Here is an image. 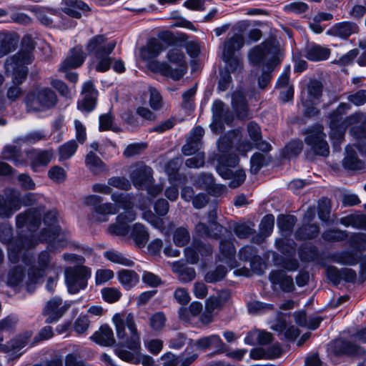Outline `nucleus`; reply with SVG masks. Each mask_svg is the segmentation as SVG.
<instances>
[{"label": "nucleus", "mask_w": 366, "mask_h": 366, "mask_svg": "<svg viewBox=\"0 0 366 366\" xmlns=\"http://www.w3.org/2000/svg\"><path fill=\"white\" fill-rule=\"evenodd\" d=\"M217 147L221 153L218 157L217 171L226 179H230L229 187L237 188L245 180L246 174L243 169L234 171L239 163V157L233 151V141L230 135H224L219 139Z\"/></svg>", "instance_id": "1"}, {"label": "nucleus", "mask_w": 366, "mask_h": 366, "mask_svg": "<svg viewBox=\"0 0 366 366\" xmlns=\"http://www.w3.org/2000/svg\"><path fill=\"white\" fill-rule=\"evenodd\" d=\"M277 51L276 41L267 39L254 47L249 53V60L254 65L259 64L266 60L269 56H272L265 65L266 70L264 69L262 74L258 78V85L261 89H264L269 84L272 79V72L274 66L279 64L275 56Z\"/></svg>", "instance_id": "2"}, {"label": "nucleus", "mask_w": 366, "mask_h": 366, "mask_svg": "<svg viewBox=\"0 0 366 366\" xmlns=\"http://www.w3.org/2000/svg\"><path fill=\"white\" fill-rule=\"evenodd\" d=\"M112 321L116 333L122 344L133 351L140 348V333L137 330L134 316L132 313H116Z\"/></svg>", "instance_id": "3"}, {"label": "nucleus", "mask_w": 366, "mask_h": 366, "mask_svg": "<svg viewBox=\"0 0 366 366\" xmlns=\"http://www.w3.org/2000/svg\"><path fill=\"white\" fill-rule=\"evenodd\" d=\"M167 59L169 63L174 64L176 67L173 68L165 61H156L151 64L152 70L174 81L179 80L187 71V64L184 52L177 47L170 49L167 54Z\"/></svg>", "instance_id": "4"}, {"label": "nucleus", "mask_w": 366, "mask_h": 366, "mask_svg": "<svg viewBox=\"0 0 366 366\" xmlns=\"http://www.w3.org/2000/svg\"><path fill=\"white\" fill-rule=\"evenodd\" d=\"M116 46V41L107 42L104 35H97L92 37L86 44V51L89 54L93 55L98 61L95 69L98 72H104L109 69L112 58L109 55Z\"/></svg>", "instance_id": "5"}, {"label": "nucleus", "mask_w": 366, "mask_h": 366, "mask_svg": "<svg viewBox=\"0 0 366 366\" xmlns=\"http://www.w3.org/2000/svg\"><path fill=\"white\" fill-rule=\"evenodd\" d=\"M58 102L56 93L49 87H38L27 94L25 104L29 112H44Z\"/></svg>", "instance_id": "6"}, {"label": "nucleus", "mask_w": 366, "mask_h": 366, "mask_svg": "<svg viewBox=\"0 0 366 366\" xmlns=\"http://www.w3.org/2000/svg\"><path fill=\"white\" fill-rule=\"evenodd\" d=\"M305 134V142L310 148V150L307 152V159H312L314 155L323 157L329 156L330 147L322 126L308 129Z\"/></svg>", "instance_id": "7"}, {"label": "nucleus", "mask_w": 366, "mask_h": 366, "mask_svg": "<svg viewBox=\"0 0 366 366\" xmlns=\"http://www.w3.org/2000/svg\"><path fill=\"white\" fill-rule=\"evenodd\" d=\"M64 273L68 292L70 294H76L87 287L92 270L88 267L76 265L66 268Z\"/></svg>", "instance_id": "8"}, {"label": "nucleus", "mask_w": 366, "mask_h": 366, "mask_svg": "<svg viewBox=\"0 0 366 366\" xmlns=\"http://www.w3.org/2000/svg\"><path fill=\"white\" fill-rule=\"evenodd\" d=\"M37 244L33 234L19 237L9 247L8 257L12 263H16L21 257L22 261L27 265L31 264L29 258L28 250L32 249Z\"/></svg>", "instance_id": "9"}, {"label": "nucleus", "mask_w": 366, "mask_h": 366, "mask_svg": "<svg viewBox=\"0 0 366 366\" xmlns=\"http://www.w3.org/2000/svg\"><path fill=\"white\" fill-rule=\"evenodd\" d=\"M71 307L59 297H54L47 301L42 309L41 315L46 317L45 323L52 324L58 322Z\"/></svg>", "instance_id": "10"}, {"label": "nucleus", "mask_w": 366, "mask_h": 366, "mask_svg": "<svg viewBox=\"0 0 366 366\" xmlns=\"http://www.w3.org/2000/svg\"><path fill=\"white\" fill-rule=\"evenodd\" d=\"M20 208V192L14 189L7 188L0 194V218H10L15 211Z\"/></svg>", "instance_id": "11"}, {"label": "nucleus", "mask_w": 366, "mask_h": 366, "mask_svg": "<svg viewBox=\"0 0 366 366\" xmlns=\"http://www.w3.org/2000/svg\"><path fill=\"white\" fill-rule=\"evenodd\" d=\"M43 222L46 227L41 231L39 241L51 242L55 239L61 232L57 211L54 209L45 212L43 217Z\"/></svg>", "instance_id": "12"}, {"label": "nucleus", "mask_w": 366, "mask_h": 366, "mask_svg": "<svg viewBox=\"0 0 366 366\" xmlns=\"http://www.w3.org/2000/svg\"><path fill=\"white\" fill-rule=\"evenodd\" d=\"M35 48V44L30 36H26L23 38L21 41V50L7 58L6 60V65L8 69H14L17 64H31L32 61L33 54L32 52Z\"/></svg>", "instance_id": "13"}, {"label": "nucleus", "mask_w": 366, "mask_h": 366, "mask_svg": "<svg viewBox=\"0 0 366 366\" xmlns=\"http://www.w3.org/2000/svg\"><path fill=\"white\" fill-rule=\"evenodd\" d=\"M130 179L136 188L144 189L154 182L153 170L144 162H137L132 167Z\"/></svg>", "instance_id": "14"}, {"label": "nucleus", "mask_w": 366, "mask_h": 366, "mask_svg": "<svg viewBox=\"0 0 366 366\" xmlns=\"http://www.w3.org/2000/svg\"><path fill=\"white\" fill-rule=\"evenodd\" d=\"M42 207L30 208L16 217L17 227L26 226L31 232L36 231L41 224Z\"/></svg>", "instance_id": "15"}, {"label": "nucleus", "mask_w": 366, "mask_h": 366, "mask_svg": "<svg viewBox=\"0 0 366 366\" xmlns=\"http://www.w3.org/2000/svg\"><path fill=\"white\" fill-rule=\"evenodd\" d=\"M333 352L336 356L352 357H366V350L357 344L345 340H336L333 345Z\"/></svg>", "instance_id": "16"}, {"label": "nucleus", "mask_w": 366, "mask_h": 366, "mask_svg": "<svg viewBox=\"0 0 366 366\" xmlns=\"http://www.w3.org/2000/svg\"><path fill=\"white\" fill-rule=\"evenodd\" d=\"M81 93L84 97L78 102L77 108L81 112H90L96 107L98 92L94 84L89 81L84 84Z\"/></svg>", "instance_id": "17"}, {"label": "nucleus", "mask_w": 366, "mask_h": 366, "mask_svg": "<svg viewBox=\"0 0 366 366\" xmlns=\"http://www.w3.org/2000/svg\"><path fill=\"white\" fill-rule=\"evenodd\" d=\"M30 161V166L34 172H37L39 167H46L53 157L51 150L29 149L26 152Z\"/></svg>", "instance_id": "18"}, {"label": "nucleus", "mask_w": 366, "mask_h": 366, "mask_svg": "<svg viewBox=\"0 0 366 366\" xmlns=\"http://www.w3.org/2000/svg\"><path fill=\"white\" fill-rule=\"evenodd\" d=\"M86 57V53L81 46H76L70 50L69 55L60 65V71H66L68 69L81 66Z\"/></svg>", "instance_id": "19"}, {"label": "nucleus", "mask_w": 366, "mask_h": 366, "mask_svg": "<svg viewBox=\"0 0 366 366\" xmlns=\"http://www.w3.org/2000/svg\"><path fill=\"white\" fill-rule=\"evenodd\" d=\"M21 144H7L1 153V158L13 162L16 167H24L28 164L27 159L22 156Z\"/></svg>", "instance_id": "20"}, {"label": "nucleus", "mask_w": 366, "mask_h": 366, "mask_svg": "<svg viewBox=\"0 0 366 366\" xmlns=\"http://www.w3.org/2000/svg\"><path fill=\"white\" fill-rule=\"evenodd\" d=\"M358 29L357 24L355 22L342 21L333 25L327 31V34L346 39L352 34L357 33Z\"/></svg>", "instance_id": "21"}, {"label": "nucleus", "mask_w": 366, "mask_h": 366, "mask_svg": "<svg viewBox=\"0 0 366 366\" xmlns=\"http://www.w3.org/2000/svg\"><path fill=\"white\" fill-rule=\"evenodd\" d=\"M194 345L197 349L202 350H206L212 347L216 348L218 352H224L227 350L226 345L217 335H212L199 338L195 342Z\"/></svg>", "instance_id": "22"}, {"label": "nucleus", "mask_w": 366, "mask_h": 366, "mask_svg": "<svg viewBox=\"0 0 366 366\" xmlns=\"http://www.w3.org/2000/svg\"><path fill=\"white\" fill-rule=\"evenodd\" d=\"M269 279L273 285H279L282 291L290 292L295 290V285L292 277L288 276L282 270L272 271Z\"/></svg>", "instance_id": "23"}, {"label": "nucleus", "mask_w": 366, "mask_h": 366, "mask_svg": "<svg viewBox=\"0 0 366 366\" xmlns=\"http://www.w3.org/2000/svg\"><path fill=\"white\" fill-rule=\"evenodd\" d=\"M224 231L226 232L227 229L219 224H214V226L210 225L209 227L206 224L199 222L195 226L196 234L201 237L218 239Z\"/></svg>", "instance_id": "24"}, {"label": "nucleus", "mask_w": 366, "mask_h": 366, "mask_svg": "<svg viewBox=\"0 0 366 366\" xmlns=\"http://www.w3.org/2000/svg\"><path fill=\"white\" fill-rule=\"evenodd\" d=\"M232 104L239 119L248 117V104L244 93L236 91L232 95Z\"/></svg>", "instance_id": "25"}, {"label": "nucleus", "mask_w": 366, "mask_h": 366, "mask_svg": "<svg viewBox=\"0 0 366 366\" xmlns=\"http://www.w3.org/2000/svg\"><path fill=\"white\" fill-rule=\"evenodd\" d=\"M91 338L103 346H112L116 342L113 330L108 325H102Z\"/></svg>", "instance_id": "26"}, {"label": "nucleus", "mask_w": 366, "mask_h": 366, "mask_svg": "<svg viewBox=\"0 0 366 366\" xmlns=\"http://www.w3.org/2000/svg\"><path fill=\"white\" fill-rule=\"evenodd\" d=\"M273 337L272 333L266 331L254 330L248 332L244 338V342L249 345H266L272 342Z\"/></svg>", "instance_id": "27"}, {"label": "nucleus", "mask_w": 366, "mask_h": 366, "mask_svg": "<svg viewBox=\"0 0 366 366\" xmlns=\"http://www.w3.org/2000/svg\"><path fill=\"white\" fill-rule=\"evenodd\" d=\"M320 234V227L317 224H303L295 232V237L297 240L313 239Z\"/></svg>", "instance_id": "28"}, {"label": "nucleus", "mask_w": 366, "mask_h": 366, "mask_svg": "<svg viewBox=\"0 0 366 366\" xmlns=\"http://www.w3.org/2000/svg\"><path fill=\"white\" fill-rule=\"evenodd\" d=\"M330 54L329 49L322 47L317 44L308 45L305 48V56L307 59L313 61L327 59Z\"/></svg>", "instance_id": "29"}, {"label": "nucleus", "mask_w": 366, "mask_h": 366, "mask_svg": "<svg viewBox=\"0 0 366 366\" xmlns=\"http://www.w3.org/2000/svg\"><path fill=\"white\" fill-rule=\"evenodd\" d=\"M244 44L242 35L235 34L231 38L227 39L224 44L222 56H230L235 55V52L239 50Z\"/></svg>", "instance_id": "30"}, {"label": "nucleus", "mask_w": 366, "mask_h": 366, "mask_svg": "<svg viewBox=\"0 0 366 366\" xmlns=\"http://www.w3.org/2000/svg\"><path fill=\"white\" fill-rule=\"evenodd\" d=\"M65 5L64 11L70 16L76 19L81 17V14L79 11H89V6L81 0H66Z\"/></svg>", "instance_id": "31"}, {"label": "nucleus", "mask_w": 366, "mask_h": 366, "mask_svg": "<svg viewBox=\"0 0 366 366\" xmlns=\"http://www.w3.org/2000/svg\"><path fill=\"white\" fill-rule=\"evenodd\" d=\"M344 168L350 170H362L365 169V162L360 160L357 153L350 147L346 148V156L343 159Z\"/></svg>", "instance_id": "32"}, {"label": "nucleus", "mask_w": 366, "mask_h": 366, "mask_svg": "<svg viewBox=\"0 0 366 366\" xmlns=\"http://www.w3.org/2000/svg\"><path fill=\"white\" fill-rule=\"evenodd\" d=\"M130 237L134 240L135 244L139 248H142L146 245L149 239V233L144 225L140 223H136L132 227Z\"/></svg>", "instance_id": "33"}, {"label": "nucleus", "mask_w": 366, "mask_h": 366, "mask_svg": "<svg viewBox=\"0 0 366 366\" xmlns=\"http://www.w3.org/2000/svg\"><path fill=\"white\" fill-rule=\"evenodd\" d=\"M351 132L357 139L356 147L359 152L366 157V122L352 127Z\"/></svg>", "instance_id": "34"}, {"label": "nucleus", "mask_w": 366, "mask_h": 366, "mask_svg": "<svg viewBox=\"0 0 366 366\" xmlns=\"http://www.w3.org/2000/svg\"><path fill=\"white\" fill-rule=\"evenodd\" d=\"M172 269L174 272L178 274L179 280L182 282H191L196 277V272L194 268L189 267L179 262H176L173 264Z\"/></svg>", "instance_id": "35"}, {"label": "nucleus", "mask_w": 366, "mask_h": 366, "mask_svg": "<svg viewBox=\"0 0 366 366\" xmlns=\"http://www.w3.org/2000/svg\"><path fill=\"white\" fill-rule=\"evenodd\" d=\"M297 222V219L295 215L280 214L277 217V226L285 236H290L292 234Z\"/></svg>", "instance_id": "36"}, {"label": "nucleus", "mask_w": 366, "mask_h": 366, "mask_svg": "<svg viewBox=\"0 0 366 366\" xmlns=\"http://www.w3.org/2000/svg\"><path fill=\"white\" fill-rule=\"evenodd\" d=\"M166 49L167 45H164L162 41L156 38H152L149 40L145 49L144 57L147 59L156 58Z\"/></svg>", "instance_id": "37"}, {"label": "nucleus", "mask_w": 366, "mask_h": 366, "mask_svg": "<svg viewBox=\"0 0 366 366\" xmlns=\"http://www.w3.org/2000/svg\"><path fill=\"white\" fill-rule=\"evenodd\" d=\"M323 84L317 79H310L307 85L309 100L320 103L322 97Z\"/></svg>", "instance_id": "38"}, {"label": "nucleus", "mask_w": 366, "mask_h": 366, "mask_svg": "<svg viewBox=\"0 0 366 366\" xmlns=\"http://www.w3.org/2000/svg\"><path fill=\"white\" fill-rule=\"evenodd\" d=\"M85 164L89 171L94 174L103 172L105 169L103 161L93 152H89L86 154Z\"/></svg>", "instance_id": "39"}, {"label": "nucleus", "mask_w": 366, "mask_h": 366, "mask_svg": "<svg viewBox=\"0 0 366 366\" xmlns=\"http://www.w3.org/2000/svg\"><path fill=\"white\" fill-rule=\"evenodd\" d=\"M119 280L126 290H129L139 282V275L133 270L122 269L118 273Z\"/></svg>", "instance_id": "40"}, {"label": "nucleus", "mask_w": 366, "mask_h": 366, "mask_svg": "<svg viewBox=\"0 0 366 366\" xmlns=\"http://www.w3.org/2000/svg\"><path fill=\"white\" fill-rule=\"evenodd\" d=\"M16 46V41L8 34L0 33V58L6 55Z\"/></svg>", "instance_id": "41"}, {"label": "nucleus", "mask_w": 366, "mask_h": 366, "mask_svg": "<svg viewBox=\"0 0 366 366\" xmlns=\"http://www.w3.org/2000/svg\"><path fill=\"white\" fill-rule=\"evenodd\" d=\"M25 277L24 269L21 266H15L8 273L7 285L15 287L19 286Z\"/></svg>", "instance_id": "42"}, {"label": "nucleus", "mask_w": 366, "mask_h": 366, "mask_svg": "<svg viewBox=\"0 0 366 366\" xmlns=\"http://www.w3.org/2000/svg\"><path fill=\"white\" fill-rule=\"evenodd\" d=\"M350 109L347 103H340L337 108L330 114V127H341L342 123V114Z\"/></svg>", "instance_id": "43"}, {"label": "nucleus", "mask_w": 366, "mask_h": 366, "mask_svg": "<svg viewBox=\"0 0 366 366\" xmlns=\"http://www.w3.org/2000/svg\"><path fill=\"white\" fill-rule=\"evenodd\" d=\"M222 60L227 64L224 69L229 71V73L240 72L243 69L242 59L237 55L230 56H222Z\"/></svg>", "instance_id": "44"}, {"label": "nucleus", "mask_w": 366, "mask_h": 366, "mask_svg": "<svg viewBox=\"0 0 366 366\" xmlns=\"http://www.w3.org/2000/svg\"><path fill=\"white\" fill-rule=\"evenodd\" d=\"M77 148L78 144L74 139L64 143L59 148V159L65 160L71 158L75 154Z\"/></svg>", "instance_id": "45"}, {"label": "nucleus", "mask_w": 366, "mask_h": 366, "mask_svg": "<svg viewBox=\"0 0 366 366\" xmlns=\"http://www.w3.org/2000/svg\"><path fill=\"white\" fill-rule=\"evenodd\" d=\"M46 137L45 134L42 131H34L26 134L24 136L16 138L14 140V144H34Z\"/></svg>", "instance_id": "46"}, {"label": "nucleus", "mask_w": 366, "mask_h": 366, "mask_svg": "<svg viewBox=\"0 0 366 366\" xmlns=\"http://www.w3.org/2000/svg\"><path fill=\"white\" fill-rule=\"evenodd\" d=\"M104 256L114 263L120 264L127 267H132L134 264V262L132 260L127 259L122 253L117 251H107L104 253Z\"/></svg>", "instance_id": "47"}, {"label": "nucleus", "mask_w": 366, "mask_h": 366, "mask_svg": "<svg viewBox=\"0 0 366 366\" xmlns=\"http://www.w3.org/2000/svg\"><path fill=\"white\" fill-rule=\"evenodd\" d=\"M331 212L330 200L327 197H322L319 200L317 204V214L319 218L325 222L329 221Z\"/></svg>", "instance_id": "48"}, {"label": "nucleus", "mask_w": 366, "mask_h": 366, "mask_svg": "<svg viewBox=\"0 0 366 366\" xmlns=\"http://www.w3.org/2000/svg\"><path fill=\"white\" fill-rule=\"evenodd\" d=\"M300 256L303 261H314L318 257V249L316 246L312 244H304L300 247Z\"/></svg>", "instance_id": "49"}, {"label": "nucleus", "mask_w": 366, "mask_h": 366, "mask_svg": "<svg viewBox=\"0 0 366 366\" xmlns=\"http://www.w3.org/2000/svg\"><path fill=\"white\" fill-rule=\"evenodd\" d=\"M227 273V269L223 265H218L214 270L207 272L205 275V281L209 283H214L224 279Z\"/></svg>", "instance_id": "50"}, {"label": "nucleus", "mask_w": 366, "mask_h": 366, "mask_svg": "<svg viewBox=\"0 0 366 366\" xmlns=\"http://www.w3.org/2000/svg\"><path fill=\"white\" fill-rule=\"evenodd\" d=\"M26 64H17L14 69H8L5 64L6 71H12L14 74V84H21L26 78L27 68L24 66Z\"/></svg>", "instance_id": "51"}, {"label": "nucleus", "mask_w": 366, "mask_h": 366, "mask_svg": "<svg viewBox=\"0 0 366 366\" xmlns=\"http://www.w3.org/2000/svg\"><path fill=\"white\" fill-rule=\"evenodd\" d=\"M348 234L346 231L340 229H328L322 234V237L327 242H340L347 238Z\"/></svg>", "instance_id": "52"}, {"label": "nucleus", "mask_w": 366, "mask_h": 366, "mask_svg": "<svg viewBox=\"0 0 366 366\" xmlns=\"http://www.w3.org/2000/svg\"><path fill=\"white\" fill-rule=\"evenodd\" d=\"M340 223L346 227L353 226L359 228H366V216H347L340 219Z\"/></svg>", "instance_id": "53"}, {"label": "nucleus", "mask_w": 366, "mask_h": 366, "mask_svg": "<svg viewBox=\"0 0 366 366\" xmlns=\"http://www.w3.org/2000/svg\"><path fill=\"white\" fill-rule=\"evenodd\" d=\"M173 240L178 247L185 246L190 240L189 231L182 227L177 228L174 232Z\"/></svg>", "instance_id": "54"}, {"label": "nucleus", "mask_w": 366, "mask_h": 366, "mask_svg": "<svg viewBox=\"0 0 366 366\" xmlns=\"http://www.w3.org/2000/svg\"><path fill=\"white\" fill-rule=\"evenodd\" d=\"M303 149V143L300 139L292 140L286 145L284 149L285 155L287 158L297 157Z\"/></svg>", "instance_id": "55"}, {"label": "nucleus", "mask_w": 366, "mask_h": 366, "mask_svg": "<svg viewBox=\"0 0 366 366\" xmlns=\"http://www.w3.org/2000/svg\"><path fill=\"white\" fill-rule=\"evenodd\" d=\"M219 252L221 254L229 261L234 259L236 254L233 243L227 239H221L219 242Z\"/></svg>", "instance_id": "56"}, {"label": "nucleus", "mask_w": 366, "mask_h": 366, "mask_svg": "<svg viewBox=\"0 0 366 366\" xmlns=\"http://www.w3.org/2000/svg\"><path fill=\"white\" fill-rule=\"evenodd\" d=\"M309 9V6L302 1H294L290 4L285 5L283 11L287 14H302L307 12Z\"/></svg>", "instance_id": "57"}, {"label": "nucleus", "mask_w": 366, "mask_h": 366, "mask_svg": "<svg viewBox=\"0 0 366 366\" xmlns=\"http://www.w3.org/2000/svg\"><path fill=\"white\" fill-rule=\"evenodd\" d=\"M167 318L162 312L154 313L149 318V325L155 331L162 330L165 326Z\"/></svg>", "instance_id": "58"}, {"label": "nucleus", "mask_w": 366, "mask_h": 366, "mask_svg": "<svg viewBox=\"0 0 366 366\" xmlns=\"http://www.w3.org/2000/svg\"><path fill=\"white\" fill-rule=\"evenodd\" d=\"M214 182V178L213 175L209 173H202L194 179V182L197 186L207 191L211 188V186L213 184Z\"/></svg>", "instance_id": "59"}, {"label": "nucleus", "mask_w": 366, "mask_h": 366, "mask_svg": "<svg viewBox=\"0 0 366 366\" xmlns=\"http://www.w3.org/2000/svg\"><path fill=\"white\" fill-rule=\"evenodd\" d=\"M212 113L213 117L217 122L224 121L228 124V121L226 119L227 112L224 109V104L220 100H215L212 105Z\"/></svg>", "instance_id": "60"}, {"label": "nucleus", "mask_w": 366, "mask_h": 366, "mask_svg": "<svg viewBox=\"0 0 366 366\" xmlns=\"http://www.w3.org/2000/svg\"><path fill=\"white\" fill-rule=\"evenodd\" d=\"M257 250L253 246H245L242 247L239 252V259L243 261H249L251 267L254 269V264H255L254 259L256 258Z\"/></svg>", "instance_id": "61"}, {"label": "nucleus", "mask_w": 366, "mask_h": 366, "mask_svg": "<svg viewBox=\"0 0 366 366\" xmlns=\"http://www.w3.org/2000/svg\"><path fill=\"white\" fill-rule=\"evenodd\" d=\"M57 11L53 9H39L36 11V16L38 20L44 25L49 26L53 22L52 19L48 15H56Z\"/></svg>", "instance_id": "62"}, {"label": "nucleus", "mask_w": 366, "mask_h": 366, "mask_svg": "<svg viewBox=\"0 0 366 366\" xmlns=\"http://www.w3.org/2000/svg\"><path fill=\"white\" fill-rule=\"evenodd\" d=\"M265 156L259 152L254 153L250 159V171L252 174H257L265 165Z\"/></svg>", "instance_id": "63"}, {"label": "nucleus", "mask_w": 366, "mask_h": 366, "mask_svg": "<svg viewBox=\"0 0 366 366\" xmlns=\"http://www.w3.org/2000/svg\"><path fill=\"white\" fill-rule=\"evenodd\" d=\"M202 145V141L189 139L182 147V152L184 155L189 156L198 152Z\"/></svg>", "instance_id": "64"}]
</instances>
